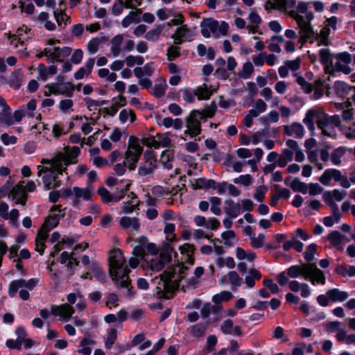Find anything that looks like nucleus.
Here are the masks:
<instances>
[{
  "mask_svg": "<svg viewBox=\"0 0 355 355\" xmlns=\"http://www.w3.org/2000/svg\"><path fill=\"white\" fill-rule=\"evenodd\" d=\"M194 90L198 100H207L213 94V90L209 89L206 84L198 87Z\"/></svg>",
  "mask_w": 355,
  "mask_h": 355,
  "instance_id": "obj_41",
  "label": "nucleus"
},
{
  "mask_svg": "<svg viewBox=\"0 0 355 355\" xmlns=\"http://www.w3.org/2000/svg\"><path fill=\"white\" fill-rule=\"evenodd\" d=\"M39 73L38 78L46 81L50 76H53L57 73V67L55 65L46 67L44 64H40L37 67Z\"/></svg>",
  "mask_w": 355,
  "mask_h": 355,
  "instance_id": "obj_26",
  "label": "nucleus"
},
{
  "mask_svg": "<svg viewBox=\"0 0 355 355\" xmlns=\"http://www.w3.org/2000/svg\"><path fill=\"white\" fill-rule=\"evenodd\" d=\"M336 272L339 275L346 277H354L355 276V266H346L344 265L338 266L336 268Z\"/></svg>",
  "mask_w": 355,
  "mask_h": 355,
  "instance_id": "obj_45",
  "label": "nucleus"
},
{
  "mask_svg": "<svg viewBox=\"0 0 355 355\" xmlns=\"http://www.w3.org/2000/svg\"><path fill=\"white\" fill-rule=\"evenodd\" d=\"M343 176L341 172L335 168H329L324 171L323 174L320 177V182L325 186L330 184V181L334 179L336 182H340Z\"/></svg>",
  "mask_w": 355,
  "mask_h": 355,
  "instance_id": "obj_19",
  "label": "nucleus"
},
{
  "mask_svg": "<svg viewBox=\"0 0 355 355\" xmlns=\"http://www.w3.org/2000/svg\"><path fill=\"white\" fill-rule=\"evenodd\" d=\"M316 123L324 135L336 139L337 134L335 127L340 128L341 120L339 115L329 116L324 113L318 116Z\"/></svg>",
  "mask_w": 355,
  "mask_h": 355,
  "instance_id": "obj_8",
  "label": "nucleus"
},
{
  "mask_svg": "<svg viewBox=\"0 0 355 355\" xmlns=\"http://www.w3.org/2000/svg\"><path fill=\"white\" fill-rule=\"evenodd\" d=\"M157 168V159L151 150H146L144 153V160L138 167V175L141 177L152 175Z\"/></svg>",
  "mask_w": 355,
  "mask_h": 355,
  "instance_id": "obj_11",
  "label": "nucleus"
},
{
  "mask_svg": "<svg viewBox=\"0 0 355 355\" xmlns=\"http://www.w3.org/2000/svg\"><path fill=\"white\" fill-rule=\"evenodd\" d=\"M327 295L333 302H344L349 297L347 292L340 291L338 288L329 289L327 292Z\"/></svg>",
  "mask_w": 355,
  "mask_h": 355,
  "instance_id": "obj_30",
  "label": "nucleus"
},
{
  "mask_svg": "<svg viewBox=\"0 0 355 355\" xmlns=\"http://www.w3.org/2000/svg\"><path fill=\"white\" fill-rule=\"evenodd\" d=\"M344 238V236L342 235L338 231H333L330 232L327 236V239L330 241L331 244L336 248H340V245L342 243V241Z\"/></svg>",
  "mask_w": 355,
  "mask_h": 355,
  "instance_id": "obj_47",
  "label": "nucleus"
},
{
  "mask_svg": "<svg viewBox=\"0 0 355 355\" xmlns=\"http://www.w3.org/2000/svg\"><path fill=\"white\" fill-rule=\"evenodd\" d=\"M254 71V67L250 62L243 64V68L238 72L239 77L244 79L248 78Z\"/></svg>",
  "mask_w": 355,
  "mask_h": 355,
  "instance_id": "obj_51",
  "label": "nucleus"
},
{
  "mask_svg": "<svg viewBox=\"0 0 355 355\" xmlns=\"http://www.w3.org/2000/svg\"><path fill=\"white\" fill-rule=\"evenodd\" d=\"M126 104L125 98L120 96L119 98V101L115 102L112 105V106L108 107H104L99 110V113L105 114L110 116H114L118 111L119 107L124 106Z\"/></svg>",
  "mask_w": 355,
  "mask_h": 355,
  "instance_id": "obj_31",
  "label": "nucleus"
},
{
  "mask_svg": "<svg viewBox=\"0 0 355 355\" xmlns=\"http://www.w3.org/2000/svg\"><path fill=\"white\" fill-rule=\"evenodd\" d=\"M206 330V325L199 323L196 325L192 326L190 328V333L194 337H201L204 336Z\"/></svg>",
  "mask_w": 355,
  "mask_h": 355,
  "instance_id": "obj_58",
  "label": "nucleus"
},
{
  "mask_svg": "<svg viewBox=\"0 0 355 355\" xmlns=\"http://www.w3.org/2000/svg\"><path fill=\"white\" fill-rule=\"evenodd\" d=\"M37 279H30L28 280L19 279L12 281L8 287V293L11 297H14L19 291V295L23 300H28L30 295L28 291H32L37 284Z\"/></svg>",
  "mask_w": 355,
  "mask_h": 355,
  "instance_id": "obj_7",
  "label": "nucleus"
},
{
  "mask_svg": "<svg viewBox=\"0 0 355 355\" xmlns=\"http://www.w3.org/2000/svg\"><path fill=\"white\" fill-rule=\"evenodd\" d=\"M51 312L54 316H58L60 320L67 321L71 318L75 309L70 304L64 303L60 305H51Z\"/></svg>",
  "mask_w": 355,
  "mask_h": 355,
  "instance_id": "obj_16",
  "label": "nucleus"
},
{
  "mask_svg": "<svg viewBox=\"0 0 355 355\" xmlns=\"http://www.w3.org/2000/svg\"><path fill=\"white\" fill-rule=\"evenodd\" d=\"M130 184H127L125 189H116L114 193H111L105 187H101L98 189V194L101 196L102 200L105 203L110 202H117L123 198L125 192L128 190Z\"/></svg>",
  "mask_w": 355,
  "mask_h": 355,
  "instance_id": "obj_15",
  "label": "nucleus"
},
{
  "mask_svg": "<svg viewBox=\"0 0 355 355\" xmlns=\"http://www.w3.org/2000/svg\"><path fill=\"white\" fill-rule=\"evenodd\" d=\"M119 225L122 228L138 231L140 228L139 220L135 217L123 216L119 220Z\"/></svg>",
  "mask_w": 355,
  "mask_h": 355,
  "instance_id": "obj_23",
  "label": "nucleus"
},
{
  "mask_svg": "<svg viewBox=\"0 0 355 355\" xmlns=\"http://www.w3.org/2000/svg\"><path fill=\"white\" fill-rule=\"evenodd\" d=\"M289 288L293 292L301 291V295L303 297H307L310 295V289L308 284L305 283H300L293 280L288 283Z\"/></svg>",
  "mask_w": 355,
  "mask_h": 355,
  "instance_id": "obj_29",
  "label": "nucleus"
},
{
  "mask_svg": "<svg viewBox=\"0 0 355 355\" xmlns=\"http://www.w3.org/2000/svg\"><path fill=\"white\" fill-rule=\"evenodd\" d=\"M175 33L185 40L191 41L193 39V34L185 26L178 28Z\"/></svg>",
  "mask_w": 355,
  "mask_h": 355,
  "instance_id": "obj_50",
  "label": "nucleus"
},
{
  "mask_svg": "<svg viewBox=\"0 0 355 355\" xmlns=\"http://www.w3.org/2000/svg\"><path fill=\"white\" fill-rule=\"evenodd\" d=\"M200 27L201 33L205 37H210L211 33H213L215 37H218V22L216 20H214L212 19H205L200 23Z\"/></svg>",
  "mask_w": 355,
  "mask_h": 355,
  "instance_id": "obj_17",
  "label": "nucleus"
},
{
  "mask_svg": "<svg viewBox=\"0 0 355 355\" xmlns=\"http://www.w3.org/2000/svg\"><path fill=\"white\" fill-rule=\"evenodd\" d=\"M142 11L141 9H135L130 11L128 15L122 20L121 25L127 28L132 23H138L140 21L139 15Z\"/></svg>",
  "mask_w": 355,
  "mask_h": 355,
  "instance_id": "obj_33",
  "label": "nucleus"
},
{
  "mask_svg": "<svg viewBox=\"0 0 355 355\" xmlns=\"http://www.w3.org/2000/svg\"><path fill=\"white\" fill-rule=\"evenodd\" d=\"M191 186L193 189H199L203 188L214 187L216 182L212 180H207L205 178L194 179L191 181Z\"/></svg>",
  "mask_w": 355,
  "mask_h": 355,
  "instance_id": "obj_38",
  "label": "nucleus"
},
{
  "mask_svg": "<svg viewBox=\"0 0 355 355\" xmlns=\"http://www.w3.org/2000/svg\"><path fill=\"white\" fill-rule=\"evenodd\" d=\"M73 191L76 198H83L85 200H88L91 198L92 192L89 188H80L75 187L73 188Z\"/></svg>",
  "mask_w": 355,
  "mask_h": 355,
  "instance_id": "obj_46",
  "label": "nucleus"
},
{
  "mask_svg": "<svg viewBox=\"0 0 355 355\" xmlns=\"http://www.w3.org/2000/svg\"><path fill=\"white\" fill-rule=\"evenodd\" d=\"M250 245L254 248H259L264 245L265 236L263 234H259L256 236L254 234L250 238Z\"/></svg>",
  "mask_w": 355,
  "mask_h": 355,
  "instance_id": "obj_54",
  "label": "nucleus"
},
{
  "mask_svg": "<svg viewBox=\"0 0 355 355\" xmlns=\"http://www.w3.org/2000/svg\"><path fill=\"white\" fill-rule=\"evenodd\" d=\"M72 52V49L68 46L63 48L53 47L51 48V53H49V60L62 61L64 58H67Z\"/></svg>",
  "mask_w": 355,
  "mask_h": 355,
  "instance_id": "obj_21",
  "label": "nucleus"
},
{
  "mask_svg": "<svg viewBox=\"0 0 355 355\" xmlns=\"http://www.w3.org/2000/svg\"><path fill=\"white\" fill-rule=\"evenodd\" d=\"M22 183L23 182H21L15 186L10 191L9 196L11 197L12 200H15L16 203L24 205L26 203V194L24 186Z\"/></svg>",
  "mask_w": 355,
  "mask_h": 355,
  "instance_id": "obj_18",
  "label": "nucleus"
},
{
  "mask_svg": "<svg viewBox=\"0 0 355 355\" xmlns=\"http://www.w3.org/2000/svg\"><path fill=\"white\" fill-rule=\"evenodd\" d=\"M162 29L163 28L161 26H158L155 28L151 29L146 33L145 36L146 39L151 42L157 41L162 32Z\"/></svg>",
  "mask_w": 355,
  "mask_h": 355,
  "instance_id": "obj_56",
  "label": "nucleus"
},
{
  "mask_svg": "<svg viewBox=\"0 0 355 355\" xmlns=\"http://www.w3.org/2000/svg\"><path fill=\"white\" fill-rule=\"evenodd\" d=\"M284 133L290 137L302 138L304 135V126L297 122H294L291 125H286L283 128Z\"/></svg>",
  "mask_w": 355,
  "mask_h": 355,
  "instance_id": "obj_20",
  "label": "nucleus"
},
{
  "mask_svg": "<svg viewBox=\"0 0 355 355\" xmlns=\"http://www.w3.org/2000/svg\"><path fill=\"white\" fill-rule=\"evenodd\" d=\"M275 10L286 11L296 6L295 0H272Z\"/></svg>",
  "mask_w": 355,
  "mask_h": 355,
  "instance_id": "obj_36",
  "label": "nucleus"
},
{
  "mask_svg": "<svg viewBox=\"0 0 355 355\" xmlns=\"http://www.w3.org/2000/svg\"><path fill=\"white\" fill-rule=\"evenodd\" d=\"M340 130L347 139H355V123L350 127L340 125Z\"/></svg>",
  "mask_w": 355,
  "mask_h": 355,
  "instance_id": "obj_64",
  "label": "nucleus"
},
{
  "mask_svg": "<svg viewBox=\"0 0 355 355\" xmlns=\"http://www.w3.org/2000/svg\"><path fill=\"white\" fill-rule=\"evenodd\" d=\"M351 62L350 54L346 52L341 53L334 58V61L331 62V64L332 71L349 74L352 71L349 66Z\"/></svg>",
  "mask_w": 355,
  "mask_h": 355,
  "instance_id": "obj_12",
  "label": "nucleus"
},
{
  "mask_svg": "<svg viewBox=\"0 0 355 355\" xmlns=\"http://www.w3.org/2000/svg\"><path fill=\"white\" fill-rule=\"evenodd\" d=\"M80 154V148L77 146H66L62 152L55 155L54 160V168L37 166V175L42 176V182L48 190L59 187L61 185V180L59 175L64 173H67V168L71 164L78 162V157Z\"/></svg>",
  "mask_w": 355,
  "mask_h": 355,
  "instance_id": "obj_1",
  "label": "nucleus"
},
{
  "mask_svg": "<svg viewBox=\"0 0 355 355\" xmlns=\"http://www.w3.org/2000/svg\"><path fill=\"white\" fill-rule=\"evenodd\" d=\"M287 275L291 278L302 276L306 280H309L312 284H325L324 272L317 268L315 263H303L291 266L287 269Z\"/></svg>",
  "mask_w": 355,
  "mask_h": 355,
  "instance_id": "obj_4",
  "label": "nucleus"
},
{
  "mask_svg": "<svg viewBox=\"0 0 355 355\" xmlns=\"http://www.w3.org/2000/svg\"><path fill=\"white\" fill-rule=\"evenodd\" d=\"M174 270L172 268H167L159 277H156L153 282L157 284V293L160 297H168L167 293H171L179 286L178 283L173 282Z\"/></svg>",
  "mask_w": 355,
  "mask_h": 355,
  "instance_id": "obj_5",
  "label": "nucleus"
},
{
  "mask_svg": "<svg viewBox=\"0 0 355 355\" xmlns=\"http://www.w3.org/2000/svg\"><path fill=\"white\" fill-rule=\"evenodd\" d=\"M322 114L323 113L314 109H310L306 112L305 117L303 119V123L307 126L310 131L315 130L314 119H318V116ZM317 121L318 120H316V121Z\"/></svg>",
  "mask_w": 355,
  "mask_h": 355,
  "instance_id": "obj_25",
  "label": "nucleus"
},
{
  "mask_svg": "<svg viewBox=\"0 0 355 355\" xmlns=\"http://www.w3.org/2000/svg\"><path fill=\"white\" fill-rule=\"evenodd\" d=\"M129 117L130 118L131 123H132L136 119L135 114L132 110L123 109L120 112L119 120L122 123L126 122Z\"/></svg>",
  "mask_w": 355,
  "mask_h": 355,
  "instance_id": "obj_60",
  "label": "nucleus"
},
{
  "mask_svg": "<svg viewBox=\"0 0 355 355\" xmlns=\"http://www.w3.org/2000/svg\"><path fill=\"white\" fill-rule=\"evenodd\" d=\"M320 58L322 64L327 67H329V64H331V62L334 61L328 49H322L320 51Z\"/></svg>",
  "mask_w": 355,
  "mask_h": 355,
  "instance_id": "obj_59",
  "label": "nucleus"
},
{
  "mask_svg": "<svg viewBox=\"0 0 355 355\" xmlns=\"http://www.w3.org/2000/svg\"><path fill=\"white\" fill-rule=\"evenodd\" d=\"M117 338V331L115 328H111L107 331V338L105 342V347L107 349L112 348Z\"/></svg>",
  "mask_w": 355,
  "mask_h": 355,
  "instance_id": "obj_48",
  "label": "nucleus"
},
{
  "mask_svg": "<svg viewBox=\"0 0 355 355\" xmlns=\"http://www.w3.org/2000/svg\"><path fill=\"white\" fill-rule=\"evenodd\" d=\"M109 261V274L115 282L116 287L125 288L129 295L130 293V280L128 276L130 270L125 266V259L123 252L119 249H114L110 252Z\"/></svg>",
  "mask_w": 355,
  "mask_h": 355,
  "instance_id": "obj_3",
  "label": "nucleus"
},
{
  "mask_svg": "<svg viewBox=\"0 0 355 355\" xmlns=\"http://www.w3.org/2000/svg\"><path fill=\"white\" fill-rule=\"evenodd\" d=\"M227 206L224 208L226 215L232 218H236L241 213V205L235 203L232 199H227L225 202Z\"/></svg>",
  "mask_w": 355,
  "mask_h": 355,
  "instance_id": "obj_24",
  "label": "nucleus"
},
{
  "mask_svg": "<svg viewBox=\"0 0 355 355\" xmlns=\"http://www.w3.org/2000/svg\"><path fill=\"white\" fill-rule=\"evenodd\" d=\"M232 297V294L229 291H223L213 297V302L219 304L223 301H229Z\"/></svg>",
  "mask_w": 355,
  "mask_h": 355,
  "instance_id": "obj_62",
  "label": "nucleus"
},
{
  "mask_svg": "<svg viewBox=\"0 0 355 355\" xmlns=\"http://www.w3.org/2000/svg\"><path fill=\"white\" fill-rule=\"evenodd\" d=\"M123 40L122 35H117L112 38L110 41V53L112 57H117L121 52V44Z\"/></svg>",
  "mask_w": 355,
  "mask_h": 355,
  "instance_id": "obj_32",
  "label": "nucleus"
},
{
  "mask_svg": "<svg viewBox=\"0 0 355 355\" xmlns=\"http://www.w3.org/2000/svg\"><path fill=\"white\" fill-rule=\"evenodd\" d=\"M23 82V74L20 69H17L13 71L8 80L9 85L15 89H17L20 87Z\"/></svg>",
  "mask_w": 355,
  "mask_h": 355,
  "instance_id": "obj_37",
  "label": "nucleus"
},
{
  "mask_svg": "<svg viewBox=\"0 0 355 355\" xmlns=\"http://www.w3.org/2000/svg\"><path fill=\"white\" fill-rule=\"evenodd\" d=\"M289 186L294 191L302 192L303 193L307 192L308 186L298 178H295Z\"/></svg>",
  "mask_w": 355,
  "mask_h": 355,
  "instance_id": "obj_49",
  "label": "nucleus"
},
{
  "mask_svg": "<svg viewBox=\"0 0 355 355\" xmlns=\"http://www.w3.org/2000/svg\"><path fill=\"white\" fill-rule=\"evenodd\" d=\"M334 90L338 96L342 98H347L349 100L347 96L354 90V87L344 82L338 81L334 84Z\"/></svg>",
  "mask_w": 355,
  "mask_h": 355,
  "instance_id": "obj_28",
  "label": "nucleus"
},
{
  "mask_svg": "<svg viewBox=\"0 0 355 355\" xmlns=\"http://www.w3.org/2000/svg\"><path fill=\"white\" fill-rule=\"evenodd\" d=\"M105 41L104 37H94L90 40L87 44V50L89 54L96 53L100 46Z\"/></svg>",
  "mask_w": 355,
  "mask_h": 355,
  "instance_id": "obj_42",
  "label": "nucleus"
},
{
  "mask_svg": "<svg viewBox=\"0 0 355 355\" xmlns=\"http://www.w3.org/2000/svg\"><path fill=\"white\" fill-rule=\"evenodd\" d=\"M220 329L223 334L234 336H240L242 334L241 327L237 325L234 326L233 321L230 319H227L223 322Z\"/></svg>",
  "mask_w": 355,
  "mask_h": 355,
  "instance_id": "obj_22",
  "label": "nucleus"
},
{
  "mask_svg": "<svg viewBox=\"0 0 355 355\" xmlns=\"http://www.w3.org/2000/svg\"><path fill=\"white\" fill-rule=\"evenodd\" d=\"M309 3L300 1L296 6V10L288 11V15L297 24L300 29V42L304 44L308 40L313 42L318 41V45L327 46L329 44V35L330 29L329 27H323L319 33L314 32L311 21L314 18L313 12L308 11Z\"/></svg>",
  "mask_w": 355,
  "mask_h": 355,
  "instance_id": "obj_2",
  "label": "nucleus"
},
{
  "mask_svg": "<svg viewBox=\"0 0 355 355\" xmlns=\"http://www.w3.org/2000/svg\"><path fill=\"white\" fill-rule=\"evenodd\" d=\"M10 111V110H2L1 112H0L1 124L10 126L14 123V120Z\"/></svg>",
  "mask_w": 355,
  "mask_h": 355,
  "instance_id": "obj_52",
  "label": "nucleus"
},
{
  "mask_svg": "<svg viewBox=\"0 0 355 355\" xmlns=\"http://www.w3.org/2000/svg\"><path fill=\"white\" fill-rule=\"evenodd\" d=\"M162 123L166 128L173 127L175 130H180L183 126V122H182V119H173L171 117L164 118L162 119Z\"/></svg>",
  "mask_w": 355,
  "mask_h": 355,
  "instance_id": "obj_44",
  "label": "nucleus"
},
{
  "mask_svg": "<svg viewBox=\"0 0 355 355\" xmlns=\"http://www.w3.org/2000/svg\"><path fill=\"white\" fill-rule=\"evenodd\" d=\"M217 107L214 102L204 108L202 111H199V119L202 121H205L207 118H211L215 114Z\"/></svg>",
  "mask_w": 355,
  "mask_h": 355,
  "instance_id": "obj_43",
  "label": "nucleus"
},
{
  "mask_svg": "<svg viewBox=\"0 0 355 355\" xmlns=\"http://www.w3.org/2000/svg\"><path fill=\"white\" fill-rule=\"evenodd\" d=\"M125 62L129 67H132L135 64L142 65L144 62V58L140 55H128L125 58Z\"/></svg>",
  "mask_w": 355,
  "mask_h": 355,
  "instance_id": "obj_61",
  "label": "nucleus"
},
{
  "mask_svg": "<svg viewBox=\"0 0 355 355\" xmlns=\"http://www.w3.org/2000/svg\"><path fill=\"white\" fill-rule=\"evenodd\" d=\"M199 110H193L186 119V126L187 130L185 134H189L191 137L198 135L201 132L200 123L199 120Z\"/></svg>",
  "mask_w": 355,
  "mask_h": 355,
  "instance_id": "obj_14",
  "label": "nucleus"
},
{
  "mask_svg": "<svg viewBox=\"0 0 355 355\" xmlns=\"http://www.w3.org/2000/svg\"><path fill=\"white\" fill-rule=\"evenodd\" d=\"M316 252V245L315 244H311L309 245L307 248L306 249V251L304 252V259L308 263H311L312 261L314 260V255Z\"/></svg>",
  "mask_w": 355,
  "mask_h": 355,
  "instance_id": "obj_63",
  "label": "nucleus"
},
{
  "mask_svg": "<svg viewBox=\"0 0 355 355\" xmlns=\"http://www.w3.org/2000/svg\"><path fill=\"white\" fill-rule=\"evenodd\" d=\"M175 225L172 223H168L165 222V227L164 232L166 234V239L168 242H173L175 240V235L174 234Z\"/></svg>",
  "mask_w": 355,
  "mask_h": 355,
  "instance_id": "obj_57",
  "label": "nucleus"
},
{
  "mask_svg": "<svg viewBox=\"0 0 355 355\" xmlns=\"http://www.w3.org/2000/svg\"><path fill=\"white\" fill-rule=\"evenodd\" d=\"M96 342L89 336H85L81 340L80 345L81 349L78 352L83 355H90L92 353V347L95 345Z\"/></svg>",
  "mask_w": 355,
  "mask_h": 355,
  "instance_id": "obj_35",
  "label": "nucleus"
},
{
  "mask_svg": "<svg viewBox=\"0 0 355 355\" xmlns=\"http://www.w3.org/2000/svg\"><path fill=\"white\" fill-rule=\"evenodd\" d=\"M157 148L159 147L167 148L171 145V139L166 134H157Z\"/></svg>",
  "mask_w": 355,
  "mask_h": 355,
  "instance_id": "obj_55",
  "label": "nucleus"
},
{
  "mask_svg": "<svg viewBox=\"0 0 355 355\" xmlns=\"http://www.w3.org/2000/svg\"><path fill=\"white\" fill-rule=\"evenodd\" d=\"M64 209H65L62 208L60 205L53 206L50 209L49 216L42 227H45V230H48V232H49L51 229L55 227L59 224L60 220L64 217Z\"/></svg>",
  "mask_w": 355,
  "mask_h": 355,
  "instance_id": "obj_13",
  "label": "nucleus"
},
{
  "mask_svg": "<svg viewBox=\"0 0 355 355\" xmlns=\"http://www.w3.org/2000/svg\"><path fill=\"white\" fill-rule=\"evenodd\" d=\"M346 195V191H340L338 189H334L331 192H325L323 194V198L325 203L331 208L332 214L337 221H340L341 214L335 200L341 201L345 198Z\"/></svg>",
  "mask_w": 355,
  "mask_h": 355,
  "instance_id": "obj_10",
  "label": "nucleus"
},
{
  "mask_svg": "<svg viewBox=\"0 0 355 355\" xmlns=\"http://www.w3.org/2000/svg\"><path fill=\"white\" fill-rule=\"evenodd\" d=\"M166 87V80L160 78L157 80V83L153 87V94L157 98H160L165 94Z\"/></svg>",
  "mask_w": 355,
  "mask_h": 355,
  "instance_id": "obj_40",
  "label": "nucleus"
},
{
  "mask_svg": "<svg viewBox=\"0 0 355 355\" xmlns=\"http://www.w3.org/2000/svg\"><path fill=\"white\" fill-rule=\"evenodd\" d=\"M49 236L48 230L45 227H41L38 231L37 236L35 239V250L41 254H43L45 248L44 241Z\"/></svg>",
  "mask_w": 355,
  "mask_h": 355,
  "instance_id": "obj_27",
  "label": "nucleus"
},
{
  "mask_svg": "<svg viewBox=\"0 0 355 355\" xmlns=\"http://www.w3.org/2000/svg\"><path fill=\"white\" fill-rule=\"evenodd\" d=\"M53 15L58 25L61 28H64L68 24L70 23V17L67 15L62 10L56 9L54 10Z\"/></svg>",
  "mask_w": 355,
  "mask_h": 355,
  "instance_id": "obj_39",
  "label": "nucleus"
},
{
  "mask_svg": "<svg viewBox=\"0 0 355 355\" xmlns=\"http://www.w3.org/2000/svg\"><path fill=\"white\" fill-rule=\"evenodd\" d=\"M173 248L169 243H164L160 251L159 255H155V257L150 260H146L148 267L153 272H159L165 268V266L171 261V253Z\"/></svg>",
  "mask_w": 355,
  "mask_h": 355,
  "instance_id": "obj_6",
  "label": "nucleus"
},
{
  "mask_svg": "<svg viewBox=\"0 0 355 355\" xmlns=\"http://www.w3.org/2000/svg\"><path fill=\"white\" fill-rule=\"evenodd\" d=\"M345 150L340 147L335 149L331 155V161L334 165H339L341 162V157L345 155Z\"/></svg>",
  "mask_w": 355,
  "mask_h": 355,
  "instance_id": "obj_53",
  "label": "nucleus"
},
{
  "mask_svg": "<svg viewBox=\"0 0 355 355\" xmlns=\"http://www.w3.org/2000/svg\"><path fill=\"white\" fill-rule=\"evenodd\" d=\"M143 151V147L139 144V140L135 136H130L128 139V148L125 153V163L127 167L133 171Z\"/></svg>",
  "mask_w": 355,
  "mask_h": 355,
  "instance_id": "obj_9",
  "label": "nucleus"
},
{
  "mask_svg": "<svg viewBox=\"0 0 355 355\" xmlns=\"http://www.w3.org/2000/svg\"><path fill=\"white\" fill-rule=\"evenodd\" d=\"M174 159V153L171 150H165L160 156L159 162L164 168L171 169L173 168V161Z\"/></svg>",
  "mask_w": 355,
  "mask_h": 355,
  "instance_id": "obj_34",
  "label": "nucleus"
}]
</instances>
